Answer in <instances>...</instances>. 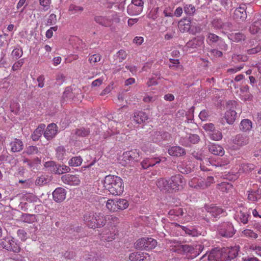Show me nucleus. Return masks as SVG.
<instances>
[{"label":"nucleus","instance_id":"64","mask_svg":"<svg viewBox=\"0 0 261 261\" xmlns=\"http://www.w3.org/2000/svg\"><path fill=\"white\" fill-rule=\"evenodd\" d=\"M23 54V51L21 49L15 48L12 52V56L15 58L16 59L20 58Z\"/></svg>","mask_w":261,"mask_h":261},{"label":"nucleus","instance_id":"20","mask_svg":"<svg viewBox=\"0 0 261 261\" xmlns=\"http://www.w3.org/2000/svg\"><path fill=\"white\" fill-rule=\"evenodd\" d=\"M246 6L243 5L236 9L233 13V18L237 20H244L247 17Z\"/></svg>","mask_w":261,"mask_h":261},{"label":"nucleus","instance_id":"3","mask_svg":"<svg viewBox=\"0 0 261 261\" xmlns=\"http://www.w3.org/2000/svg\"><path fill=\"white\" fill-rule=\"evenodd\" d=\"M170 228L171 230L170 233L172 235H179V233L177 232H173L174 230L179 231L180 234L181 235L184 234V233L185 234L192 237H197L201 234L204 235L197 228L192 226L186 227L180 225L177 223H172L170 225Z\"/></svg>","mask_w":261,"mask_h":261},{"label":"nucleus","instance_id":"38","mask_svg":"<svg viewBox=\"0 0 261 261\" xmlns=\"http://www.w3.org/2000/svg\"><path fill=\"white\" fill-rule=\"evenodd\" d=\"M21 220L25 223H32L36 220V217L34 215L23 214L21 216Z\"/></svg>","mask_w":261,"mask_h":261},{"label":"nucleus","instance_id":"62","mask_svg":"<svg viewBox=\"0 0 261 261\" xmlns=\"http://www.w3.org/2000/svg\"><path fill=\"white\" fill-rule=\"evenodd\" d=\"M100 59L101 56L99 54H94L89 57V61L91 64H93L100 61Z\"/></svg>","mask_w":261,"mask_h":261},{"label":"nucleus","instance_id":"18","mask_svg":"<svg viewBox=\"0 0 261 261\" xmlns=\"http://www.w3.org/2000/svg\"><path fill=\"white\" fill-rule=\"evenodd\" d=\"M69 41L72 47L79 51H82L85 47L83 41L76 36L70 37Z\"/></svg>","mask_w":261,"mask_h":261},{"label":"nucleus","instance_id":"47","mask_svg":"<svg viewBox=\"0 0 261 261\" xmlns=\"http://www.w3.org/2000/svg\"><path fill=\"white\" fill-rule=\"evenodd\" d=\"M24 152L29 155H32L38 154L40 153V151L37 147L35 146H29L26 148Z\"/></svg>","mask_w":261,"mask_h":261},{"label":"nucleus","instance_id":"30","mask_svg":"<svg viewBox=\"0 0 261 261\" xmlns=\"http://www.w3.org/2000/svg\"><path fill=\"white\" fill-rule=\"evenodd\" d=\"M210 151L217 155L222 156L224 154V150L223 148L220 145L217 144H212L209 146Z\"/></svg>","mask_w":261,"mask_h":261},{"label":"nucleus","instance_id":"46","mask_svg":"<svg viewBox=\"0 0 261 261\" xmlns=\"http://www.w3.org/2000/svg\"><path fill=\"white\" fill-rule=\"evenodd\" d=\"M229 38L233 41L239 42L242 40H244L245 35L241 33H236L230 34Z\"/></svg>","mask_w":261,"mask_h":261},{"label":"nucleus","instance_id":"27","mask_svg":"<svg viewBox=\"0 0 261 261\" xmlns=\"http://www.w3.org/2000/svg\"><path fill=\"white\" fill-rule=\"evenodd\" d=\"M240 98L241 100L245 101H250L253 99L252 95L249 91V87L247 86H245L241 89L240 94Z\"/></svg>","mask_w":261,"mask_h":261},{"label":"nucleus","instance_id":"10","mask_svg":"<svg viewBox=\"0 0 261 261\" xmlns=\"http://www.w3.org/2000/svg\"><path fill=\"white\" fill-rule=\"evenodd\" d=\"M94 213L93 212L87 213L84 216V221L89 227L93 229L101 227L102 223V221H100L101 220H98L99 221L94 222Z\"/></svg>","mask_w":261,"mask_h":261},{"label":"nucleus","instance_id":"1","mask_svg":"<svg viewBox=\"0 0 261 261\" xmlns=\"http://www.w3.org/2000/svg\"><path fill=\"white\" fill-rule=\"evenodd\" d=\"M186 184V180L180 174L171 176L169 179H159L156 186L161 191L165 192L172 193L182 189Z\"/></svg>","mask_w":261,"mask_h":261},{"label":"nucleus","instance_id":"45","mask_svg":"<svg viewBox=\"0 0 261 261\" xmlns=\"http://www.w3.org/2000/svg\"><path fill=\"white\" fill-rule=\"evenodd\" d=\"M84 10L83 7L71 4L69 7V11L72 14L81 13Z\"/></svg>","mask_w":261,"mask_h":261},{"label":"nucleus","instance_id":"4","mask_svg":"<svg viewBox=\"0 0 261 261\" xmlns=\"http://www.w3.org/2000/svg\"><path fill=\"white\" fill-rule=\"evenodd\" d=\"M172 249L180 254L190 253L193 257H195L202 251L203 248L201 245H197L195 247L189 245H179Z\"/></svg>","mask_w":261,"mask_h":261},{"label":"nucleus","instance_id":"19","mask_svg":"<svg viewBox=\"0 0 261 261\" xmlns=\"http://www.w3.org/2000/svg\"><path fill=\"white\" fill-rule=\"evenodd\" d=\"M129 259L131 261H149L150 256L147 253L133 252L129 254Z\"/></svg>","mask_w":261,"mask_h":261},{"label":"nucleus","instance_id":"36","mask_svg":"<svg viewBox=\"0 0 261 261\" xmlns=\"http://www.w3.org/2000/svg\"><path fill=\"white\" fill-rule=\"evenodd\" d=\"M254 166L251 164L243 163L240 166L239 173L248 172L252 171Z\"/></svg>","mask_w":261,"mask_h":261},{"label":"nucleus","instance_id":"37","mask_svg":"<svg viewBox=\"0 0 261 261\" xmlns=\"http://www.w3.org/2000/svg\"><path fill=\"white\" fill-rule=\"evenodd\" d=\"M116 204V199H109L106 203V207L111 212H117L118 207Z\"/></svg>","mask_w":261,"mask_h":261},{"label":"nucleus","instance_id":"35","mask_svg":"<svg viewBox=\"0 0 261 261\" xmlns=\"http://www.w3.org/2000/svg\"><path fill=\"white\" fill-rule=\"evenodd\" d=\"M70 168L69 167L65 165H58L54 167V170L52 171L58 174H62L64 173L69 172Z\"/></svg>","mask_w":261,"mask_h":261},{"label":"nucleus","instance_id":"50","mask_svg":"<svg viewBox=\"0 0 261 261\" xmlns=\"http://www.w3.org/2000/svg\"><path fill=\"white\" fill-rule=\"evenodd\" d=\"M213 27L217 29H223L224 27V23L222 22V20L219 18H215L213 19L212 22Z\"/></svg>","mask_w":261,"mask_h":261},{"label":"nucleus","instance_id":"43","mask_svg":"<svg viewBox=\"0 0 261 261\" xmlns=\"http://www.w3.org/2000/svg\"><path fill=\"white\" fill-rule=\"evenodd\" d=\"M208 136L212 140L216 141L221 140L223 137L222 133L220 131L217 129H215Z\"/></svg>","mask_w":261,"mask_h":261},{"label":"nucleus","instance_id":"12","mask_svg":"<svg viewBox=\"0 0 261 261\" xmlns=\"http://www.w3.org/2000/svg\"><path fill=\"white\" fill-rule=\"evenodd\" d=\"M117 234L116 228L114 227L105 228L100 233L103 241L110 242L115 239Z\"/></svg>","mask_w":261,"mask_h":261},{"label":"nucleus","instance_id":"17","mask_svg":"<svg viewBox=\"0 0 261 261\" xmlns=\"http://www.w3.org/2000/svg\"><path fill=\"white\" fill-rule=\"evenodd\" d=\"M66 192L64 188H58L53 193L54 200L57 202L63 201L66 198Z\"/></svg>","mask_w":261,"mask_h":261},{"label":"nucleus","instance_id":"59","mask_svg":"<svg viewBox=\"0 0 261 261\" xmlns=\"http://www.w3.org/2000/svg\"><path fill=\"white\" fill-rule=\"evenodd\" d=\"M159 9V8L158 7H156L152 9L150 13L148 14V17L153 20H155L156 18H157L158 16V12Z\"/></svg>","mask_w":261,"mask_h":261},{"label":"nucleus","instance_id":"6","mask_svg":"<svg viewBox=\"0 0 261 261\" xmlns=\"http://www.w3.org/2000/svg\"><path fill=\"white\" fill-rule=\"evenodd\" d=\"M143 6L142 0H132L131 4L127 8V13L132 16L139 15L142 12Z\"/></svg>","mask_w":261,"mask_h":261},{"label":"nucleus","instance_id":"14","mask_svg":"<svg viewBox=\"0 0 261 261\" xmlns=\"http://www.w3.org/2000/svg\"><path fill=\"white\" fill-rule=\"evenodd\" d=\"M62 181L65 184L70 186L79 185L81 182L79 175L65 174L61 177Z\"/></svg>","mask_w":261,"mask_h":261},{"label":"nucleus","instance_id":"31","mask_svg":"<svg viewBox=\"0 0 261 261\" xmlns=\"http://www.w3.org/2000/svg\"><path fill=\"white\" fill-rule=\"evenodd\" d=\"M148 118V115L145 112L140 111L135 113L134 120L138 124H141L144 123Z\"/></svg>","mask_w":261,"mask_h":261},{"label":"nucleus","instance_id":"25","mask_svg":"<svg viewBox=\"0 0 261 261\" xmlns=\"http://www.w3.org/2000/svg\"><path fill=\"white\" fill-rule=\"evenodd\" d=\"M233 142L238 146H244L248 143L249 137L244 134H238L234 137Z\"/></svg>","mask_w":261,"mask_h":261},{"label":"nucleus","instance_id":"44","mask_svg":"<svg viewBox=\"0 0 261 261\" xmlns=\"http://www.w3.org/2000/svg\"><path fill=\"white\" fill-rule=\"evenodd\" d=\"M184 212V210L178 207H175L169 211L168 214L170 216H176L177 217L183 215Z\"/></svg>","mask_w":261,"mask_h":261},{"label":"nucleus","instance_id":"60","mask_svg":"<svg viewBox=\"0 0 261 261\" xmlns=\"http://www.w3.org/2000/svg\"><path fill=\"white\" fill-rule=\"evenodd\" d=\"M25 198L28 201L30 202H36L39 200L36 195L31 193L25 194Z\"/></svg>","mask_w":261,"mask_h":261},{"label":"nucleus","instance_id":"26","mask_svg":"<svg viewBox=\"0 0 261 261\" xmlns=\"http://www.w3.org/2000/svg\"><path fill=\"white\" fill-rule=\"evenodd\" d=\"M11 151L13 152H19L22 150L23 143L22 141L18 139H14L10 143Z\"/></svg>","mask_w":261,"mask_h":261},{"label":"nucleus","instance_id":"42","mask_svg":"<svg viewBox=\"0 0 261 261\" xmlns=\"http://www.w3.org/2000/svg\"><path fill=\"white\" fill-rule=\"evenodd\" d=\"M116 203L118 211L126 209L129 205L127 201L124 199H116Z\"/></svg>","mask_w":261,"mask_h":261},{"label":"nucleus","instance_id":"39","mask_svg":"<svg viewBox=\"0 0 261 261\" xmlns=\"http://www.w3.org/2000/svg\"><path fill=\"white\" fill-rule=\"evenodd\" d=\"M83 159L80 156L73 157L68 161V164L71 167H77L81 165Z\"/></svg>","mask_w":261,"mask_h":261},{"label":"nucleus","instance_id":"13","mask_svg":"<svg viewBox=\"0 0 261 261\" xmlns=\"http://www.w3.org/2000/svg\"><path fill=\"white\" fill-rule=\"evenodd\" d=\"M170 134L163 131L154 132L151 135V140L156 143L161 144L163 141L169 140Z\"/></svg>","mask_w":261,"mask_h":261},{"label":"nucleus","instance_id":"9","mask_svg":"<svg viewBox=\"0 0 261 261\" xmlns=\"http://www.w3.org/2000/svg\"><path fill=\"white\" fill-rule=\"evenodd\" d=\"M248 214L247 208L241 206L237 209L236 213L234 215V218L238 222H242L243 224H246L248 221Z\"/></svg>","mask_w":261,"mask_h":261},{"label":"nucleus","instance_id":"7","mask_svg":"<svg viewBox=\"0 0 261 261\" xmlns=\"http://www.w3.org/2000/svg\"><path fill=\"white\" fill-rule=\"evenodd\" d=\"M218 231L224 237L230 238L234 234L233 226L231 223L226 222L219 226Z\"/></svg>","mask_w":261,"mask_h":261},{"label":"nucleus","instance_id":"58","mask_svg":"<svg viewBox=\"0 0 261 261\" xmlns=\"http://www.w3.org/2000/svg\"><path fill=\"white\" fill-rule=\"evenodd\" d=\"M51 2V0H39V4L43 8L44 11L49 9Z\"/></svg>","mask_w":261,"mask_h":261},{"label":"nucleus","instance_id":"11","mask_svg":"<svg viewBox=\"0 0 261 261\" xmlns=\"http://www.w3.org/2000/svg\"><path fill=\"white\" fill-rule=\"evenodd\" d=\"M2 245L4 248L9 251L18 252L20 251L19 245L16 242L15 240L12 237H8L2 242Z\"/></svg>","mask_w":261,"mask_h":261},{"label":"nucleus","instance_id":"41","mask_svg":"<svg viewBox=\"0 0 261 261\" xmlns=\"http://www.w3.org/2000/svg\"><path fill=\"white\" fill-rule=\"evenodd\" d=\"M56 156L59 160H63L66 155V150L63 146H59L56 149Z\"/></svg>","mask_w":261,"mask_h":261},{"label":"nucleus","instance_id":"21","mask_svg":"<svg viewBox=\"0 0 261 261\" xmlns=\"http://www.w3.org/2000/svg\"><path fill=\"white\" fill-rule=\"evenodd\" d=\"M189 186L196 189H203L206 188V185L204 184L203 178H199L194 177L189 182Z\"/></svg>","mask_w":261,"mask_h":261},{"label":"nucleus","instance_id":"23","mask_svg":"<svg viewBox=\"0 0 261 261\" xmlns=\"http://www.w3.org/2000/svg\"><path fill=\"white\" fill-rule=\"evenodd\" d=\"M206 210L207 211V212L214 218L220 215L225 216L226 214V212L224 211L223 209L216 206L208 207L206 208Z\"/></svg>","mask_w":261,"mask_h":261},{"label":"nucleus","instance_id":"15","mask_svg":"<svg viewBox=\"0 0 261 261\" xmlns=\"http://www.w3.org/2000/svg\"><path fill=\"white\" fill-rule=\"evenodd\" d=\"M137 155L139 156L137 150H132L124 152L122 156V162L121 164L123 166H126L129 163L130 161L135 160Z\"/></svg>","mask_w":261,"mask_h":261},{"label":"nucleus","instance_id":"55","mask_svg":"<svg viewBox=\"0 0 261 261\" xmlns=\"http://www.w3.org/2000/svg\"><path fill=\"white\" fill-rule=\"evenodd\" d=\"M188 139L189 141L190 146L191 144L198 143L200 140L199 137L196 134L188 135Z\"/></svg>","mask_w":261,"mask_h":261},{"label":"nucleus","instance_id":"16","mask_svg":"<svg viewBox=\"0 0 261 261\" xmlns=\"http://www.w3.org/2000/svg\"><path fill=\"white\" fill-rule=\"evenodd\" d=\"M58 127L55 123L49 124L44 133V137L48 140L53 139L57 134Z\"/></svg>","mask_w":261,"mask_h":261},{"label":"nucleus","instance_id":"51","mask_svg":"<svg viewBox=\"0 0 261 261\" xmlns=\"http://www.w3.org/2000/svg\"><path fill=\"white\" fill-rule=\"evenodd\" d=\"M260 22L259 21H255L252 23L249 28L250 33L253 34L257 33L260 29Z\"/></svg>","mask_w":261,"mask_h":261},{"label":"nucleus","instance_id":"53","mask_svg":"<svg viewBox=\"0 0 261 261\" xmlns=\"http://www.w3.org/2000/svg\"><path fill=\"white\" fill-rule=\"evenodd\" d=\"M49 180L45 175H41L38 177L35 181L36 185L43 186L48 182Z\"/></svg>","mask_w":261,"mask_h":261},{"label":"nucleus","instance_id":"29","mask_svg":"<svg viewBox=\"0 0 261 261\" xmlns=\"http://www.w3.org/2000/svg\"><path fill=\"white\" fill-rule=\"evenodd\" d=\"M224 117L228 124H232L236 119L237 113L234 109H230L226 112Z\"/></svg>","mask_w":261,"mask_h":261},{"label":"nucleus","instance_id":"2","mask_svg":"<svg viewBox=\"0 0 261 261\" xmlns=\"http://www.w3.org/2000/svg\"><path fill=\"white\" fill-rule=\"evenodd\" d=\"M102 183L105 189L112 195H120L123 192L124 186L120 177L113 175H107Z\"/></svg>","mask_w":261,"mask_h":261},{"label":"nucleus","instance_id":"5","mask_svg":"<svg viewBox=\"0 0 261 261\" xmlns=\"http://www.w3.org/2000/svg\"><path fill=\"white\" fill-rule=\"evenodd\" d=\"M156 245L155 240L151 238H143L136 241L135 247L137 249L148 250L154 248Z\"/></svg>","mask_w":261,"mask_h":261},{"label":"nucleus","instance_id":"57","mask_svg":"<svg viewBox=\"0 0 261 261\" xmlns=\"http://www.w3.org/2000/svg\"><path fill=\"white\" fill-rule=\"evenodd\" d=\"M90 131L85 128H81L76 129L75 134L77 136L81 137H85L88 135Z\"/></svg>","mask_w":261,"mask_h":261},{"label":"nucleus","instance_id":"34","mask_svg":"<svg viewBox=\"0 0 261 261\" xmlns=\"http://www.w3.org/2000/svg\"><path fill=\"white\" fill-rule=\"evenodd\" d=\"M45 125L44 124H40L33 132L32 135V140L34 141L38 140L39 138L41 136L45 128Z\"/></svg>","mask_w":261,"mask_h":261},{"label":"nucleus","instance_id":"28","mask_svg":"<svg viewBox=\"0 0 261 261\" xmlns=\"http://www.w3.org/2000/svg\"><path fill=\"white\" fill-rule=\"evenodd\" d=\"M168 152L172 156H180L186 153L185 149L180 146H173L169 148Z\"/></svg>","mask_w":261,"mask_h":261},{"label":"nucleus","instance_id":"40","mask_svg":"<svg viewBox=\"0 0 261 261\" xmlns=\"http://www.w3.org/2000/svg\"><path fill=\"white\" fill-rule=\"evenodd\" d=\"M185 13L189 16H192L195 14L196 9L194 6L192 4H187L184 7Z\"/></svg>","mask_w":261,"mask_h":261},{"label":"nucleus","instance_id":"22","mask_svg":"<svg viewBox=\"0 0 261 261\" xmlns=\"http://www.w3.org/2000/svg\"><path fill=\"white\" fill-rule=\"evenodd\" d=\"M179 31L182 32H188L191 27V21L190 18H183L178 23Z\"/></svg>","mask_w":261,"mask_h":261},{"label":"nucleus","instance_id":"32","mask_svg":"<svg viewBox=\"0 0 261 261\" xmlns=\"http://www.w3.org/2000/svg\"><path fill=\"white\" fill-rule=\"evenodd\" d=\"M252 128V122L248 119H243L240 124V129L244 132H250Z\"/></svg>","mask_w":261,"mask_h":261},{"label":"nucleus","instance_id":"49","mask_svg":"<svg viewBox=\"0 0 261 261\" xmlns=\"http://www.w3.org/2000/svg\"><path fill=\"white\" fill-rule=\"evenodd\" d=\"M220 38V37L218 36L213 33H210L207 36V41L210 44H211L212 43H217Z\"/></svg>","mask_w":261,"mask_h":261},{"label":"nucleus","instance_id":"54","mask_svg":"<svg viewBox=\"0 0 261 261\" xmlns=\"http://www.w3.org/2000/svg\"><path fill=\"white\" fill-rule=\"evenodd\" d=\"M95 219L94 220V222H97L99 221L98 220H101V221H102L101 224V227L103 226L106 223V219L105 216L101 213H94Z\"/></svg>","mask_w":261,"mask_h":261},{"label":"nucleus","instance_id":"61","mask_svg":"<svg viewBox=\"0 0 261 261\" xmlns=\"http://www.w3.org/2000/svg\"><path fill=\"white\" fill-rule=\"evenodd\" d=\"M203 129L207 132L208 135L211 134L215 129L213 123H206L203 126Z\"/></svg>","mask_w":261,"mask_h":261},{"label":"nucleus","instance_id":"56","mask_svg":"<svg viewBox=\"0 0 261 261\" xmlns=\"http://www.w3.org/2000/svg\"><path fill=\"white\" fill-rule=\"evenodd\" d=\"M18 237L22 241H25L28 238L27 233L23 229H19L17 231Z\"/></svg>","mask_w":261,"mask_h":261},{"label":"nucleus","instance_id":"33","mask_svg":"<svg viewBox=\"0 0 261 261\" xmlns=\"http://www.w3.org/2000/svg\"><path fill=\"white\" fill-rule=\"evenodd\" d=\"M177 168L179 172L184 174H188L192 170V167L190 163L181 162L178 163Z\"/></svg>","mask_w":261,"mask_h":261},{"label":"nucleus","instance_id":"63","mask_svg":"<svg viewBox=\"0 0 261 261\" xmlns=\"http://www.w3.org/2000/svg\"><path fill=\"white\" fill-rule=\"evenodd\" d=\"M57 22V16L55 14H51L47 20L48 25H54Z\"/></svg>","mask_w":261,"mask_h":261},{"label":"nucleus","instance_id":"48","mask_svg":"<svg viewBox=\"0 0 261 261\" xmlns=\"http://www.w3.org/2000/svg\"><path fill=\"white\" fill-rule=\"evenodd\" d=\"M126 56L127 54L126 51L123 49H121L116 53L114 57L116 60H118L119 62H121L126 59Z\"/></svg>","mask_w":261,"mask_h":261},{"label":"nucleus","instance_id":"24","mask_svg":"<svg viewBox=\"0 0 261 261\" xmlns=\"http://www.w3.org/2000/svg\"><path fill=\"white\" fill-rule=\"evenodd\" d=\"M248 199L249 201L254 202L261 198V188L257 187V189H252L248 192Z\"/></svg>","mask_w":261,"mask_h":261},{"label":"nucleus","instance_id":"52","mask_svg":"<svg viewBox=\"0 0 261 261\" xmlns=\"http://www.w3.org/2000/svg\"><path fill=\"white\" fill-rule=\"evenodd\" d=\"M242 235L246 237L256 239L258 237L257 233L254 232L253 230L249 229H246L242 231Z\"/></svg>","mask_w":261,"mask_h":261},{"label":"nucleus","instance_id":"8","mask_svg":"<svg viewBox=\"0 0 261 261\" xmlns=\"http://www.w3.org/2000/svg\"><path fill=\"white\" fill-rule=\"evenodd\" d=\"M239 250V246L235 245L233 247L223 248L221 250V254L222 258L221 260L226 259H231L236 257Z\"/></svg>","mask_w":261,"mask_h":261}]
</instances>
